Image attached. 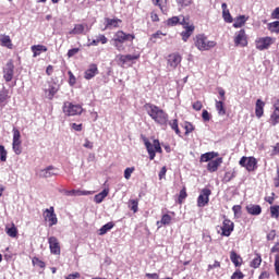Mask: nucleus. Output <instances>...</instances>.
I'll return each mask as SVG.
<instances>
[{
  "mask_svg": "<svg viewBox=\"0 0 279 279\" xmlns=\"http://www.w3.org/2000/svg\"><path fill=\"white\" fill-rule=\"evenodd\" d=\"M213 192H210L209 189H203L198 198H197V206L198 208H204L210 202V195Z\"/></svg>",
  "mask_w": 279,
  "mask_h": 279,
  "instance_id": "nucleus-12",
  "label": "nucleus"
},
{
  "mask_svg": "<svg viewBox=\"0 0 279 279\" xmlns=\"http://www.w3.org/2000/svg\"><path fill=\"white\" fill-rule=\"evenodd\" d=\"M44 219L48 222V226L51 228L58 223V216H56V211L53 207L45 209L44 211Z\"/></svg>",
  "mask_w": 279,
  "mask_h": 279,
  "instance_id": "nucleus-9",
  "label": "nucleus"
},
{
  "mask_svg": "<svg viewBox=\"0 0 279 279\" xmlns=\"http://www.w3.org/2000/svg\"><path fill=\"white\" fill-rule=\"evenodd\" d=\"M276 239V230H271L268 234H267V240L268 241H274Z\"/></svg>",
  "mask_w": 279,
  "mask_h": 279,
  "instance_id": "nucleus-63",
  "label": "nucleus"
},
{
  "mask_svg": "<svg viewBox=\"0 0 279 279\" xmlns=\"http://www.w3.org/2000/svg\"><path fill=\"white\" fill-rule=\"evenodd\" d=\"M90 32V27H88V24H75L74 28L69 32L70 35L77 36V35H86Z\"/></svg>",
  "mask_w": 279,
  "mask_h": 279,
  "instance_id": "nucleus-16",
  "label": "nucleus"
},
{
  "mask_svg": "<svg viewBox=\"0 0 279 279\" xmlns=\"http://www.w3.org/2000/svg\"><path fill=\"white\" fill-rule=\"evenodd\" d=\"M230 258L235 267H241V265L243 264V258H241V256L234 251L230 253Z\"/></svg>",
  "mask_w": 279,
  "mask_h": 279,
  "instance_id": "nucleus-30",
  "label": "nucleus"
},
{
  "mask_svg": "<svg viewBox=\"0 0 279 279\" xmlns=\"http://www.w3.org/2000/svg\"><path fill=\"white\" fill-rule=\"evenodd\" d=\"M13 77H14V62L12 60H9L3 68V78L5 80V82H12Z\"/></svg>",
  "mask_w": 279,
  "mask_h": 279,
  "instance_id": "nucleus-13",
  "label": "nucleus"
},
{
  "mask_svg": "<svg viewBox=\"0 0 279 279\" xmlns=\"http://www.w3.org/2000/svg\"><path fill=\"white\" fill-rule=\"evenodd\" d=\"M109 193H110V190L105 189L102 192L95 195L94 202L96 204H101V202H104V199L108 197Z\"/></svg>",
  "mask_w": 279,
  "mask_h": 279,
  "instance_id": "nucleus-27",
  "label": "nucleus"
},
{
  "mask_svg": "<svg viewBox=\"0 0 279 279\" xmlns=\"http://www.w3.org/2000/svg\"><path fill=\"white\" fill-rule=\"evenodd\" d=\"M248 19L250 17H247L245 15H239L238 17L234 19L233 27H235V29L243 27V25H245V23H247Z\"/></svg>",
  "mask_w": 279,
  "mask_h": 279,
  "instance_id": "nucleus-26",
  "label": "nucleus"
},
{
  "mask_svg": "<svg viewBox=\"0 0 279 279\" xmlns=\"http://www.w3.org/2000/svg\"><path fill=\"white\" fill-rule=\"evenodd\" d=\"M114 228V223L108 222L104 225L99 230V235L104 236V234H107L109 230H112Z\"/></svg>",
  "mask_w": 279,
  "mask_h": 279,
  "instance_id": "nucleus-34",
  "label": "nucleus"
},
{
  "mask_svg": "<svg viewBox=\"0 0 279 279\" xmlns=\"http://www.w3.org/2000/svg\"><path fill=\"white\" fill-rule=\"evenodd\" d=\"M202 117L204 121H210V113L208 110H203Z\"/></svg>",
  "mask_w": 279,
  "mask_h": 279,
  "instance_id": "nucleus-61",
  "label": "nucleus"
},
{
  "mask_svg": "<svg viewBox=\"0 0 279 279\" xmlns=\"http://www.w3.org/2000/svg\"><path fill=\"white\" fill-rule=\"evenodd\" d=\"M48 243H49V250L50 254H53L54 256H60V241H58V238L56 236H50L48 238Z\"/></svg>",
  "mask_w": 279,
  "mask_h": 279,
  "instance_id": "nucleus-14",
  "label": "nucleus"
},
{
  "mask_svg": "<svg viewBox=\"0 0 279 279\" xmlns=\"http://www.w3.org/2000/svg\"><path fill=\"white\" fill-rule=\"evenodd\" d=\"M270 215L274 219H278V217H279V206L278 205L270 207Z\"/></svg>",
  "mask_w": 279,
  "mask_h": 279,
  "instance_id": "nucleus-45",
  "label": "nucleus"
},
{
  "mask_svg": "<svg viewBox=\"0 0 279 279\" xmlns=\"http://www.w3.org/2000/svg\"><path fill=\"white\" fill-rule=\"evenodd\" d=\"M5 232L8 236H11V239H16V236L19 235V229H16V226H14V223H12L11 227H5Z\"/></svg>",
  "mask_w": 279,
  "mask_h": 279,
  "instance_id": "nucleus-31",
  "label": "nucleus"
},
{
  "mask_svg": "<svg viewBox=\"0 0 279 279\" xmlns=\"http://www.w3.org/2000/svg\"><path fill=\"white\" fill-rule=\"evenodd\" d=\"M246 210L248 215H260V213H263V209L259 205H248L246 206Z\"/></svg>",
  "mask_w": 279,
  "mask_h": 279,
  "instance_id": "nucleus-32",
  "label": "nucleus"
},
{
  "mask_svg": "<svg viewBox=\"0 0 279 279\" xmlns=\"http://www.w3.org/2000/svg\"><path fill=\"white\" fill-rule=\"evenodd\" d=\"M31 50L33 51V58H38L40 53H45L48 51L47 46H44V45L32 46Z\"/></svg>",
  "mask_w": 279,
  "mask_h": 279,
  "instance_id": "nucleus-24",
  "label": "nucleus"
},
{
  "mask_svg": "<svg viewBox=\"0 0 279 279\" xmlns=\"http://www.w3.org/2000/svg\"><path fill=\"white\" fill-rule=\"evenodd\" d=\"M83 147H85V149H93V147H95V145L93 144V142H90L88 138L85 140Z\"/></svg>",
  "mask_w": 279,
  "mask_h": 279,
  "instance_id": "nucleus-53",
  "label": "nucleus"
},
{
  "mask_svg": "<svg viewBox=\"0 0 279 279\" xmlns=\"http://www.w3.org/2000/svg\"><path fill=\"white\" fill-rule=\"evenodd\" d=\"M177 2L179 3V5L187 7L193 3V0H177Z\"/></svg>",
  "mask_w": 279,
  "mask_h": 279,
  "instance_id": "nucleus-60",
  "label": "nucleus"
},
{
  "mask_svg": "<svg viewBox=\"0 0 279 279\" xmlns=\"http://www.w3.org/2000/svg\"><path fill=\"white\" fill-rule=\"evenodd\" d=\"M145 147L147 149L150 160H154L156 158V153L162 154V147H160V142L158 140H154L153 144L149 141L145 140Z\"/></svg>",
  "mask_w": 279,
  "mask_h": 279,
  "instance_id": "nucleus-3",
  "label": "nucleus"
},
{
  "mask_svg": "<svg viewBox=\"0 0 279 279\" xmlns=\"http://www.w3.org/2000/svg\"><path fill=\"white\" fill-rule=\"evenodd\" d=\"M260 263H263V258L260 257V254H256L254 259L251 262V267H253V269H258L260 267Z\"/></svg>",
  "mask_w": 279,
  "mask_h": 279,
  "instance_id": "nucleus-37",
  "label": "nucleus"
},
{
  "mask_svg": "<svg viewBox=\"0 0 279 279\" xmlns=\"http://www.w3.org/2000/svg\"><path fill=\"white\" fill-rule=\"evenodd\" d=\"M184 129H185V134H191V132L195 130V126H193L191 122H185Z\"/></svg>",
  "mask_w": 279,
  "mask_h": 279,
  "instance_id": "nucleus-49",
  "label": "nucleus"
},
{
  "mask_svg": "<svg viewBox=\"0 0 279 279\" xmlns=\"http://www.w3.org/2000/svg\"><path fill=\"white\" fill-rule=\"evenodd\" d=\"M276 43V39L274 37H258L255 40V47L258 49V51H265L271 47Z\"/></svg>",
  "mask_w": 279,
  "mask_h": 279,
  "instance_id": "nucleus-6",
  "label": "nucleus"
},
{
  "mask_svg": "<svg viewBox=\"0 0 279 279\" xmlns=\"http://www.w3.org/2000/svg\"><path fill=\"white\" fill-rule=\"evenodd\" d=\"M147 114L149 118L155 121V123H158L159 125H167L169 122V116L165 110L160 109V107L151 105V104H146L144 106Z\"/></svg>",
  "mask_w": 279,
  "mask_h": 279,
  "instance_id": "nucleus-1",
  "label": "nucleus"
},
{
  "mask_svg": "<svg viewBox=\"0 0 279 279\" xmlns=\"http://www.w3.org/2000/svg\"><path fill=\"white\" fill-rule=\"evenodd\" d=\"M33 265L35 267H39L40 269H45L46 267L45 262L40 260L38 257L33 258Z\"/></svg>",
  "mask_w": 279,
  "mask_h": 279,
  "instance_id": "nucleus-44",
  "label": "nucleus"
},
{
  "mask_svg": "<svg viewBox=\"0 0 279 279\" xmlns=\"http://www.w3.org/2000/svg\"><path fill=\"white\" fill-rule=\"evenodd\" d=\"M221 235L222 236H230L232 232L234 231V222H232L230 219H225L221 227Z\"/></svg>",
  "mask_w": 279,
  "mask_h": 279,
  "instance_id": "nucleus-18",
  "label": "nucleus"
},
{
  "mask_svg": "<svg viewBox=\"0 0 279 279\" xmlns=\"http://www.w3.org/2000/svg\"><path fill=\"white\" fill-rule=\"evenodd\" d=\"M268 29L271 34H278L279 32V21H275L268 24Z\"/></svg>",
  "mask_w": 279,
  "mask_h": 279,
  "instance_id": "nucleus-39",
  "label": "nucleus"
},
{
  "mask_svg": "<svg viewBox=\"0 0 279 279\" xmlns=\"http://www.w3.org/2000/svg\"><path fill=\"white\" fill-rule=\"evenodd\" d=\"M43 90L45 93L46 99H53L58 90H60V85L53 81L44 84Z\"/></svg>",
  "mask_w": 279,
  "mask_h": 279,
  "instance_id": "nucleus-4",
  "label": "nucleus"
},
{
  "mask_svg": "<svg viewBox=\"0 0 279 279\" xmlns=\"http://www.w3.org/2000/svg\"><path fill=\"white\" fill-rule=\"evenodd\" d=\"M80 53V48H73L68 51V58H73V56Z\"/></svg>",
  "mask_w": 279,
  "mask_h": 279,
  "instance_id": "nucleus-56",
  "label": "nucleus"
},
{
  "mask_svg": "<svg viewBox=\"0 0 279 279\" xmlns=\"http://www.w3.org/2000/svg\"><path fill=\"white\" fill-rule=\"evenodd\" d=\"M57 174H58V170L53 166H49V167L44 168L37 172V175L39 178H44V179L53 178V175H57Z\"/></svg>",
  "mask_w": 279,
  "mask_h": 279,
  "instance_id": "nucleus-15",
  "label": "nucleus"
},
{
  "mask_svg": "<svg viewBox=\"0 0 279 279\" xmlns=\"http://www.w3.org/2000/svg\"><path fill=\"white\" fill-rule=\"evenodd\" d=\"M133 173H134V167L126 168L124 170V178H125V180H130V178H132Z\"/></svg>",
  "mask_w": 279,
  "mask_h": 279,
  "instance_id": "nucleus-46",
  "label": "nucleus"
},
{
  "mask_svg": "<svg viewBox=\"0 0 279 279\" xmlns=\"http://www.w3.org/2000/svg\"><path fill=\"white\" fill-rule=\"evenodd\" d=\"M275 270L277 276H279V254L275 256Z\"/></svg>",
  "mask_w": 279,
  "mask_h": 279,
  "instance_id": "nucleus-58",
  "label": "nucleus"
},
{
  "mask_svg": "<svg viewBox=\"0 0 279 279\" xmlns=\"http://www.w3.org/2000/svg\"><path fill=\"white\" fill-rule=\"evenodd\" d=\"M65 195L68 196H82V195H88V192H82L80 190H72V191H65Z\"/></svg>",
  "mask_w": 279,
  "mask_h": 279,
  "instance_id": "nucleus-41",
  "label": "nucleus"
},
{
  "mask_svg": "<svg viewBox=\"0 0 279 279\" xmlns=\"http://www.w3.org/2000/svg\"><path fill=\"white\" fill-rule=\"evenodd\" d=\"M194 45L198 51H210L214 47H217V41L209 40L204 34L196 35L194 38Z\"/></svg>",
  "mask_w": 279,
  "mask_h": 279,
  "instance_id": "nucleus-2",
  "label": "nucleus"
},
{
  "mask_svg": "<svg viewBox=\"0 0 279 279\" xmlns=\"http://www.w3.org/2000/svg\"><path fill=\"white\" fill-rule=\"evenodd\" d=\"M162 36H167V34L161 33L160 31H157L155 34L150 36V41L151 43H158L162 38Z\"/></svg>",
  "mask_w": 279,
  "mask_h": 279,
  "instance_id": "nucleus-40",
  "label": "nucleus"
},
{
  "mask_svg": "<svg viewBox=\"0 0 279 279\" xmlns=\"http://www.w3.org/2000/svg\"><path fill=\"white\" fill-rule=\"evenodd\" d=\"M134 38L135 36L132 34H126L123 31H118L113 36L112 43H122V44L128 41L132 43Z\"/></svg>",
  "mask_w": 279,
  "mask_h": 279,
  "instance_id": "nucleus-10",
  "label": "nucleus"
},
{
  "mask_svg": "<svg viewBox=\"0 0 279 279\" xmlns=\"http://www.w3.org/2000/svg\"><path fill=\"white\" fill-rule=\"evenodd\" d=\"M129 208L133 210V213H138V201L136 199L129 201Z\"/></svg>",
  "mask_w": 279,
  "mask_h": 279,
  "instance_id": "nucleus-43",
  "label": "nucleus"
},
{
  "mask_svg": "<svg viewBox=\"0 0 279 279\" xmlns=\"http://www.w3.org/2000/svg\"><path fill=\"white\" fill-rule=\"evenodd\" d=\"M97 73H99V70L97 69V64L93 63L85 71L84 77L85 80H93V77H95Z\"/></svg>",
  "mask_w": 279,
  "mask_h": 279,
  "instance_id": "nucleus-21",
  "label": "nucleus"
},
{
  "mask_svg": "<svg viewBox=\"0 0 279 279\" xmlns=\"http://www.w3.org/2000/svg\"><path fill=\"white\" fill-rule=\"evenodd\" d=\"M96 39L98 40V44L101 43V45H106L108 43L106 35H98Z\"/></svg>",
  "mask_w": 279,
  "mask_h": 279,
  "instance_id": "nucleus-54",
  "label": "nucleus"
},
{
  "mask_svg": "<svg viewBox=\"0 0 279 279\" xmlns=\"http://www.w3.org/2000/svg\"><path fill=\"white\" fill-rule=\"evenodd\" d=\"M0 45L1 47H7V49H13L14 47L9 35H0Z\"/></svg>",
  "mask_w": 279,
  "mask_h": 279,
  "instance_id": "nucleus-25",
  "label": "nucleus"
},
{
  "mask_svg": "<svg viewBox=\"0 0 279 279\" xmlns=\"http://www.w3.org/2000/svg\"><path fill=\"white\" fill-rule=\"evenodd\" d=\"M124 58L126 62H132V60H138V58H141V54H125Z\"/></svg>",
  "mask_w": 279,
  "mask_h": 279,
  "instance_id": "nucleus-50",
  "label": "nucleus"
},
{
  "mask_svg": "<svg viewBox=\"0 0 279 279\" xmlns=\"http://www.w3.org/2000/svg\"><path fill=\"white\" fill-rule=\"evenodd\" d=\"M83 108L80 105H73L72 102H64L63 112L66 117H77L83 112Z\"/></svg>",
  "mask_w": 279,
  "mask_h": 279,
  "instance_id": "nucleus-7",
  "label": "nucleus"
},
{
  "mask_svg": "<svg viewBox=\"0 0 279 279\" xmlns=\"http://www.w3.org/2000/svg\"><path fill=\"white\" fill-rule=\"evenodd\" d=\"M202 108H203L202 101H196L193 104L194 110L199 111V110H202Z\"/></svg>",
  "mask_w": 279,
  "mask_h": 279,
  "instance_id": "nucleus-64",
  "label": "nucleus"
},
{
  "mask_svg": "<svg viewBox=\"0 0 279 279\" xmlns=\"http://www.w3.org/2000/svg\"><path fill=\"white\" fill-rule=\"evenodd\" d=\"M68 75H69V84H70V86H75L77 80L75 78V75H73V72L69 71Z\"/></svg>",
  "mask_w": 279,
  "mask_h": 279,
  "instance_id": "nucleus-47",
  "label": "nucleus"
},
{
  "mask_svg": "<svg viewBox=\"0 0 279 279\" xmlns=\"http://www.w3.org/2000/svg\"><path fill=\"white\" fill-rule=\"evenodd\" d=\"M265 114V101L257 99L255 104V116L257 119H260Z\"/></svg>",
  "mask_w": 279,
  "mask_h": 279,
  "instance_id": "nucleus-22",
  "label": "nucleus"
},
{
  "mask_svg": "<svg viewBox=\"0 0 279 279\" xmlns=\"http://www.w3.org/2000/svg\"><path fill=\"white\" fill-rule=\"evenodd\" d=\"M117 59L119 60V62L121 63V66L126 64V59H125V54H118Z\"/></svg>",
  "mask_w": 279,
  "mask_h": 279,
  "instance_id": "nucleus-57",
  "label": "nucleus"
},
{
  "mask_svg": "<svg viewBox=\"0 0 279 279\" xmlns=\"http://www.w3.org/2000/svg\"><path fill=\"white\" fill-rule=\"evenodd\" d=\"M113 47H116L118 51H123L125 49V47H123V43L121 41H113Z\"/></svg>",
  "mask_w": 279,
  "mask_h": 279,
  "instance_id": "nucleus-55",
  "label": "nucleus"
},
{
  "mask_svg": "<svg viewBox=\"0 0 279 279\" xmlns=\"http://www.w3.org/2000/svg\"><path fill=\"white\" fill-rule=\"evenodd\" d=\"M105 23H106L105 29H117V27H121L122 21L119 19L106 17Z\"/></svg>",
  "mask_w": 279,
  "mask_h": 279,
  "instance_id": "nucleus-19",
  "label": "nucleus"
},
{
  "mask_svg": "<svg viewBox=\"0 0 279 279\" xmlns=\"http://www.w3.org/2000/svg\"><path fill=\"white\" fill-rule=\"evenodd\" d=\"M241 167H245L248 171L256 169V158L254 157H242L240 160Z\"/></svg>",
  "mask_w": 279,
  "mask_h": 279,
  "instance_id": "nucleus-17",
  "label": "nucleus"
},
{
  "mask_svg": "<svg viewBox=\"0 0 279 279\" xmlns=\"http://www.w3.org/2000/svg\"><path fill=\"white\" fill-rule=\"evenodd\" d=\"M23 142L21 141V131L19 129H13V142H12V149L16 156H21L23 154V148L21 145Z\"/></svg>",
  "mask_w": 279,
  "mask_h": 279,
  "instance_id": "nucleus-5",
  "label": "nucleus"
},
{
  "mask_svg": "<svg viewBox=\"0 0 279 279\" xmlns=\"http://www.w3.org/2000/svg\"><path fill=\"white\" fill-rule=\"evenodd\" d=\"M216 110L220 117H225L226 114V107H223V101L216 100Z\"/></svg>",
  "mask_w": 279,
  "mask_h": 279,
  "instance_id": "nucleus-35",
  "label": "nucleus"
},
{
  "mask_svg": "<svg viewBox=\"0 0 279 279\" xmlns=\"http://www.w3.org/2000/svg\"><path fill=\"white\" fill-rule=\"evenodd\" d=\"M243 272H241V270H238L235 272H233V275L231 276V279H243Z\"/></svg>",
  "mask_w": 279,
  "mask_h": 279,
  "instance_id": "nucleus-59",
  "label": "nucleus"
},
{
  "mask_svg": "<svg viewBox=\"0 0 279 279\" xmlns=\"http://www.w3.org/2000/svg\"><path fill=\"white\" fill-rule=\"evenodd\" d=\"M222 162H223V158H217L215 160L209 161L207 165L208 171H210V173H215V171L219 169Z\"/></svg>",
  "mask_w": 279,
  "mask_h": 279,
  "instance_id": "nucleus-23",
  "label": "nucleus"
},
{
  "mask_svg": "<svg viewBox=\"0 0 279 279\" xmlns=\"http://www.w3.org/2000/svg\"><path fill=\"white\" fill-rule=\"evenodd\" d=\"M184 199H186V189L183 187L181 191H180V194H179V204H182V202H184Z\"/></svg>",
  "mask_w": 279,
  "mask_h": 279,
  "instance_id": "nucleus-48",
  "label": "nucleus"
},
{
  "mask_svg": "<svg viewBox=\"0 0 279 279\" xmlns=\"http://www.w3.org/2000/svg\"><path fill=\"white\" fill-rule=\"evenodd\" d=\"M217 156H218L217 153H206L201 156V160L202 162H208L213 160V158H217Z\"/></svg>",
  "mask_w": 279,
  "mask_h": 279,
  "instance_id": "nucleus-38",
  "label": "nucleus"
},
{
  "mask_svg": "<svg viewBox=\"0 0 279 279\" xmlns=\"http://www.w3.org/2000/svg\"><path fill=\"white\" fill-rule=\"evenodd\" d=\"M181 36H182V40H183L184 43H186V40H189V38H191V36H193V33H189V32H186V31H183V32L181 33Z\"/></svg>",
  "mask_w": 279,
  "mask_h": 279,
  "instance_id": "nucleus-52",
  "label": "nucleus"
},
{
  "mask_svg": "<svg viewBox=\"0 0 279 279\" xmlns=\"http://www.w3.org/2000/svg\"><path fill=\"white\" fill-rule=\"evenodd\" d=\"M221 8H222L223 21H226V23H232L233 20H232V15L230 14V10H228V4L222 3Z\"/></svg>",
  "mask_w": 279,
  "mask_h": 279,
  "instance_id": "nucleus-28",
  "label": "nucleus"
},
{
  "mask_svg": "<svg viewBox=\"0 0 279 279\" xmlns=\"http://www.w3.org/2000/svg\"><path fill=\"white\" fill-rule=\"evenodd\" d=\"M181 25L183 29H185L184 32H189L190 34H193V32H195V25L190 23L189 17H184L183 22H181Z\"/></svg>",
  "mask_w": 279,
  "mask_h": 279,
  "instance_id": "nucleus-29",
  "label": "nucleus"
},
{
  "mask_svg": "<svg viewBox=\"0 0 279 279\" xmlns=\"http://www.w3.org/2000/svg\"><path fill=\"white\" fill-rule=\"evenodd\" d=\"M182 62V56L180 53H171L167 57V69L169 71H175Z\"/></svg>",
  "mask_w": 279,
  "mask_h": 279,
  "instance_id": "nucleus-8",
  "label": "nucleus"
},
{
  "mask_svg": "<svg viewBox=\"0 0 279 279\" xmlns=\"http://www.w3.org/2000/svg\"><path fill=\"white\" fill-rule=\"evenodd\" d=\"M170 128L174 130L175 134H180V129L178 128V120H173L172 122H170Z\"/></svg>",
  "mask_w": 279,
  "mask_h": 279,
  "instance_id": "nucleus-51",
  "label": "nucleus"
},
{
  "mask_svg": "<svg viewBox=\"0 0 279 279\" xmlns=\"http://www.w3.org/2000/svg\"><path fill=\"white\" fill-rule=\"evenodd\" d=\"M184 19V15L172 16L166 21V25H168V27H175V25H182Z\"/></svg>",
  "mask_w": 279,
  "mask_h": 279,
  "instance_id": "nucleus-20",
  "label": "nucleus"
},
{
  "mask_svg": "<svg viewBox=\"0 0 279 279\" xmlns=\"http://www.w3.org/2000/svg\"><path fill=\"white\" fill-rule=\"evenodd\" d=\"M171 223V216L168 214L163 215L160 221H157L158 228H161L162 226H169Z\"/></svg>",
  "mask_w": 279,
  "mask_h": 279,
  "instance_id": "nucleus-36",
  "label": "nucleus"
},
{
  "mask_svg": "<svg viewBox=\"0 0 279 279\" xmlns=\"http://www.w3.org/2000/svg\"><path fill=\"white\" fill-rule=\"evenodd\" d=\"M234 45L235 47H247V34H245V29H240L235 33Z\"/></svg>",
  "mask_w": 279,
  "mask_h": 279,
  "instance_id": "nucleus-11",
  "label": "nucleus"
},
{
  "mask_svg": "<svg viewBox=\"0 0 279 279\" xmlns=\"http://www.w3.org/2000/svg\"><path fill=\"white\" fill-rule=\"evenodd\" d=\"M271 19L279 20V7L271 12Z\"/></svg>",
  "mask_w": 279,
  "mask_h": 279,
  "instance_id": "nucleus-62",
  "label": "nucleus"
},
{
  "mask_svg": "<svg viewBox=\"0 0 279 279\" xmlns=\"http://www.w3.org/2000/svg\"><path fill=\"white\" fill-rule=\"evenodd\" d=\"M269 121H270L271 125H278V123H279V107L278 106H275V110L271 113Z\"/></svg>",
  "mask_w": 279,
  "mask_h": 279,
  "instance_id": "nucleus-33",
  "label": "nucleus"
},
{
  "mask_svg": "<svg viewBox=\"0 0 279 279\" xmlns=\"http://www.w3.org/2000/svg\"><path fill=\"white\" fill-rule=\"evenodd\" d=\"M0 160L1 162H5L8 160V150L3 145H0Z\"/></svg>",
  "mask_w": 279,
  "mask_h": 279,
  "instance_id": "nucleus-42",
  "label": "nucleus"
}]
</instances>
